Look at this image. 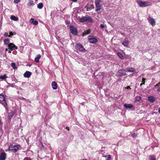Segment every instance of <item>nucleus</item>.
<instances>
[{"label":"nucleus","instance_id":"nucleus-1","mask_svg":"<svg viewBox=\"0 0 160 160\" xmlns=\"http://www.w3.org/2000/svg\"><path fill=\"white\" fill-rule=\"evenodd\" d=\"M101 0H95V3L96 6L95 11L98 13H101L99 11L101 9L102 7V5L100 3Z\"/></svg>","mask_w":160,"mask_h":160},{"label":"nucleus","instance_id":"nucleus-2","mask_svg":"<svg viewBox=\"0 0 160 160\" xmlns=\"http://www.w3.org/2000/svg\"><path fill=\"white\" fill-rule=\"evenodd\" d=\"M79 21L82 22H93L92 19L90 17H84L79 19Z\"/></svg>","mask_w":160,"mask_h":160},{"label":"nucleus","instance_id":"nucleus-3","mask_svg":"<svg viewBox=\"0 0 160 160\" xmlns=\"http://www.w3.org/2000/svg\"><path fill=\"white\" fill-rule=\"evenodd\" d=\"M8 47V48L6 49V51L8 50L9 53H11L12 51L18 48L17 47L12 43H11Z\"/></svg>","mask_w":160,"mask_h":160},{"label":"nucleus","instance_id":"nucleus-4","mask_svg":"<svg viewBox=\"0 0 160 160\" xmlns=\"http://www.w3.org/2000/svg\"><path fill=\"white\" fill-rule=\"evenodd\" d=\"M75 48L77 50L82 52H85L86 50L83 47L80 43L76 44L75 45Z\"/></svg>","mask_w":160,"mask_h":160},{"label":"nucleus","instance_id":"nucleus-5","mask_svg":"<svg viewBox=\"0 0 160 160\" xmlns=\"http://www.w3.org/2000/svg\"><path fill=\"white\" fill-rule=\"evenodd\" d=\"M137 2L141 7H145L148 6L150 4L149 2H142L141 0H137Z\"/></svg>","mask_w":160,"mask_h":160},{"label":"nucleus","instance_id":"nucleus-6","mask_svg":"<svg viewBox=\"0 0 160 160\" xmlns=\"http://www.w3.org/2000/svg\"><path fill=\"white\" fill-rule=\"evenodd\" d=\"M70 31L71 33L74 35H77L78 34L77 29L73 26H71L70 27Z\"/></svg>","mask_w":160,"mask_h":160},{"label":"nucleus","instance_id":"nucleus-7","mask_svg":"<svg viewBox=\"0 0 160 160\" xmlns=\"http://www.w3.org/2000/svg\"><path fill=\"white\" fill-rule=\"evenodd\" d=\"M88 39L90 43H95L98 42L97 39L92 36H89Z\"/></svg>","mask_w":160,"mask_h":160},{"label":"nucleus","instance_id":"nucleus-8","mask_svg":"<svg viewBox=\"0 0 160 160\" xmlns=\"http://www.w3.org/2000/svg\"><path fill=\"white\" fill-rule=\"evenodd\" d=\"M20 147V145H14L13 146L9 147V149L14 152H16L18 149Z\"/></svg>","mask_w":160,"mask_h":160},{"label":"nucleus","instance_id":"nucleus-9","mask_svg":"<svg viewBox=\"0 0 160 160\" xmlns=\"http://www.w3.org/2000/svg\"><path fill=\"white\" fill-rule=\"evenodd\" d=\"M149 22L152 26H154L155 25V21L154 19L150 17V16H148L147 18Z\"/></svg>","mask_w":160,"mask_h":160},{"label":"nucleus","instance_id":"nucleus-10","mask_svg":"<svg viewBox=\"0 0 160 160\" xmlns=\"http://www.w3.org/2000/svg\"><path fill=\"white\" fill-rule=\"evenodd\" d=\"M126 70L121 69L118 70V75L120 76H125L126 74Z\"/></svg>","mask_w":160,"mask_h":160},{"label":"nucleus","instance_id":"nucleus-11","mask_svg":"<svg viewBox=\"0 0 160 160\" xmlns=\"http://www.w3.org/2000/svg\"><path fill=\"white\" fill-rule=\"evenodd\" d=\"M6 158V153L4 152L1 153L0 155V159L1 160H5Z\"/></svg>","mask_w":160,"mask_h":160},{"label":"nucleus","instance_id":"nucleus-12","mask_svg":"<svg viewBox=\"0 0 160 160\" xmlns=\"http://www.w3.org/2000/svg\"><path fill=\"white\" fill-rule=\"evenodd\" d=\"M32 74V72L29 71H27L24 74V76L25 78H29Z\"/></svg>","mask_w":160,"mask_h":160},{"label":"nucleus","instance_id":"nucleus-13","mask_svg":"<svg viewBox=\"0 0 160 160\" xmlns=\"http://www.w3.org/2000/svg\"><path fill=\"white\" fill-rule=\"evenodd\" d=\"M30 22L32 24L36 25L38 24V22L37 20H34L33 18H31L30 19Z\"/></svg>","mask_w":160,"mask_h":160},{"label":"nucleus","instance_id":"nucleus-14","mask_svg":"<svg viewBox=\"0 0 160 160\" xmlns=\"http://www.w3.org/2000/svg\"><path fill=\"white\" fill-rule=\"evenodd\" d=\"M52 88L54 89H56L57 88V83L55 81L52 82Z\"/></svg>","mask_w":160,"mask_h":160},{"label":"nucleus","instance_id":"nucleus-15","mask_svg":"<svg viewBox=\"0 0 160 160\" xmlns=\"http://www.w3.org/2000/svg\"><path fill=\"white\" fill-rule=\"evenodd\" d=\"M148 101L152 102H154L155 101L154 98L152 96H150L148 97Z\"/></svg>","mask_w":160,"mask_h":160},{"label":"nucleus","instance_id":"nucleus-16","mask_svg":"<svg viewBox=\"0 0 160 160\" xmlns=\"http://www.w3.org/2000/svg\"><path fill=\"white\" fill-rule=\"evenodd\" d=\"M4 44L8 46L10 44V41L9 39L8 38L5 39L3 40Z\"/></svg>","mask_w":160,"mask_h":160},{"label":"nucleus","instance_id":"nucleus-17","mask_svg":"<svg viewBox=\"0 0 160 160\" xmlns=\"http://www.w3.org/2000/svg\"><path fill=\"white\" fill-rule=\"evenodd\" d=\"M126 71L128 72H133L135 71V69L133 68H127L126 69Z\"/></svg>","mask_w":160,"mask_h":160},{"label":"nucleus","instance_id":"nucleus-18","mask_svg":"<svg viewBox=\"0 0 160 160\" xmlns=\"http://www.w3.org/2000/svg\"><path fill=\"white\" fill-rule=\"evenodd\" d=\"M41 57V55L40 54L37 55L36 57L35 58V61L37 62H39V60Z\"/></svg>","mask_w":160,"mask_h":160},{"label":"nucleus","instance_id":"nucleus-19","mask_svg":"<svg viewBox=\"0 0 160 160\" xmlns=\"http://www.w3.org/2000/svg\"><path fill=\"white\" fill-rule=\"evenodd\" d=\"M123 106L124 107L127 108H130L133 107V106L131 104H124Z\"/></svg>","mask_w":160,"mask_h":160},{"label":"nucleus","instance_id":"nucleus-20","mask_svg":"<svg viewBox=\"0 0 160 160\" xmlns=\"http://www.w3.org/2000/svg\"><path fill=\"white\" fill-rule=\"evenodd\" d=\"M0 98L2 99L3 101L4 102L7 104L6 100H5V98L4 96L2 94H0Z\"/></svg>","mask_w":160,"mask_h":160},{"label":"nucleus","instance_id":"nucleus-21","mask_svg":"<svg viewBox=\"0 0 160 160\" xmlns=\"http://www.w3.org/2000/svg\"><path fill=\"white\" fill-rule=\"evenodd\" d=\"M122 44L124 45L125 46H128L129 44V42L125 40L124 41L122 42Z\"/></svg>","mask_w":160,"mask_h":160},{"label":"nucleus","instance_id":"nucleus-22","mask_svg":"<svg viewBox=\"0 0 160 160\" xmlns=\"http://www.w3.org/2000/svg\"><path fill=\"white\" fill-rule=\"evenodd\" d=\"M14 114L15 113L14 112H12L9 113L8 116V119H10L13 116Z\"/></svg>","mask_w":160,"mask_h":160},{"label":"nucleus","instance_id":"nucleus-23","mask_svg":"<svg viewBox=\"0 0 160 160\" xmlns=\"http://www.w3.org/2000/svg\"><path fill=\"white\" fill-rule=\"evenodd\" d=\"M10 19L14 21H17L18 20V18L17 17L13 15L11 16Z\"/></svg>","mask_w":160,"mask_h":160},{"label":"nucleus","instance_id":"nucleus-24","mask_svg":"<svg viewBox=\"0 0 160 160\" xmlns=\"http://www.w3.org/2000/svg\"><path fill=\"white\" fill-rule=\"evenodd\" d=\"M11 66L14 69H16L17 68V67L16 66L14 62H12L11 63Z\"/></svg>","mask_w":160,"mask_h":160},{"label":"nucleus","instance_id":"nucleus-25","mask_svg":"<svg viewBox=\"0 0 160 160\" xmlns=\"http://www.w3.org/2000/svg\"><path fill=\"white\" fill-rule=\"evenodd\" d=\"M149 160H156L155 157L152 155H150L149 156Z\"/></svg>","mask_w":160,"mask_h":160},{"label":"nucleus","instance_id":"nucleus-26","mask_svg":"<svg viewBox=\"0 0 160 160\" xmlns=\"http://www.w3.org/2000/svg\"><path fill=\"white\" fill-rule=\"evenodd\" d=\"M38 8L40 9H42L43 7V3L42 2L39 3L38 4Z\"/></svg>","mask_w":160,"mask_h":160},{"label":"nucleus","instance_id":"nucleus-27","mask_svg":"<svg viewBox=\"0 0 160 160\" xmlns=\"http://www.w3.org/2000/svg\"><path fill=\"white\" fill-rule=\"evenodd\" d=\"M7 78V75L6 74L0 76V79L2 80H5Z\"/></svg>","mask_w":160,"mask_h":160},{"label":"nucleus","instance_id":"nucleus-28","mask_svg":"<svg viewBox=\"0 0 160 160\" xmlns=\"http://www.w3.org/2000/svg\"><path fill=\"white\" fill-rule=\"evenodd\" d=\"M118 56L122 59H124V57L123 55L120 52L117 53Z\"/></svg>","mask_w":160,"mask_h":160},{"label":"nucleus","instance_id":"nucleus-29","mask_svg":"<svg viewBox=\"0 0 160 160\" xmlns=\"http://www.w3.org/2000/svg\"><path fill=\"white\" fill-rule=\"evenodd\" d=\"M135 101H138L141 99V98L139 96H137L135 98Z\"/></svg>","mask_w":160,"mask_h":160},{"label":"nucleus","instance_id":"nucleus-30","mask_svg":"<svg viewBox=\"0 0 160 160\" xmlns=\"http://www.w3.org/2000/svg\"><path fill=\"white\" fill-rule=\"evenodd\" d=\"M34 4L32 0H30L28 4V5H33Z\"/></svg>","mask_w":160,"mask_h":160},{"label":"nucleus","instance_id":"nucleus-31","mask_svg":"<svg viewBox=\"0 0 160 160\" xmlns=\"http://www.w3.org/2000/svg\"><path fill=\"white\" fill-rule=\"evenodd\" d=\"M106 158L107 160H110L111 158V156L109 155H108L104 156Z\"/></svg>","mask_w":160,"mask_h":160},{"label":"nucleus","instance_id":"nucleus-32","mask_svg":"<svg viewBox=\"0 0 160 160\" xmlns=\"http://www.w3.org/2000/svg\"><path fill=\"white\" fill-rule=\"evenodd\" d=\"M90 30H89L85 31L84 32V34L85 35H88L90 33Z\"/></svg>","mask_w":160,"mask_h":160},{"label":"nucleus","instance_id":"nucleus-33","mask_svg":"<svg viewBox=\"0 0 160 160\" xmlns=\"http://www.w3.org/2000/svg\"><path fill=\"white\" fill-rule=\"evenodd\" d=\"M146 79L145 78H143L142 79V83L140 84V86H141L143 84H145V80Z\"/></svg>","mask_w":160,"mask_h":160},{"label":"nucleus","instance_id":"nucleus-34","mask_svg":"<svg viewBox=\"0 0 160 160\" xmlns=\"http://www.w3.org/2000/svg\"><path fill=\"white\" fill-rule=\"evenodd\" d=\"M9 37H11L12 36H13L14 35V33L12 32H9Z\"/></svg>","mask_w":160,"mask_h":160},{"label":"nucleus","instance_id":"nucleus-35","mask_svg":"<svg viewBox=\"0 0 160 160\" xmlns=\"http://www.w3.org/2000/svg\"><path fill=\"white\" fill-rule=\"evenodd\" d=\"M20 2V0H14V2L16 4Z\"/></svg>","mask_w":160,"mask_h":160},{"label":"nucleus","instance_id":"nucleus-36","mask_svg":"<svg viewBox=\"0 0 160 160\" xmlns=\"http://www.w3.org/2000/svg\"><path fill=\"white\" fill-rule=\"evenodd\" d=\"M132 137H133V138H135L137 136V134L135 133L132 134Z\"/></svg>","mask_w":160,"mask_h":160},{"label":"nucleus","instance_id":"nucleus-37","mask_svg":"<svg viewBox=\"0 0 160 160\" xmlns=\"http://www.w3.org/2000/svg\"><path fill=\"white\" fill-rule=\"evenodd\" d=\"M105 25L104 24H101L100 25V27L101 28H105Z\"/></svg>","mask_w":160,"mask_h":160},{"label":"nucleus","instance_id":"nucleus-38","mask_svg":"<svg viewBox=\"0 0 160 160\" xmlns=\"http://www.w3.org/2000/svg\"><path fill=\"white\" fill-rule=\"evenodd\" d=\"M4 36L5 37H8L9 35H8V33L7 32H5L4 34Z\"/></svg>","mask_w":160,"mask_h":160},{"label":"nucleus","instance_id":"nucleus-39","mask_svg":"<svg viewBox=\"0 0 160 160\" xmlns=\"http://www.w3.org/2000/svg\"><path fill=\"white\" fill-rule=\"evenodd\" d=\"M160 86V82L158 83L157 84H156V85H155V86Z\"/></svg>","mask_w":160,"mask_h":160},{"label":"nucleus","instance_id":"nucleus-40","mask_svg":"<svg viewBox=\"0 0 160 160\" xmlns=\"http://www.w3.org/2000/svg\"><path fill=\"white\" fill-rule=\"evenodd\" d=\"M91 7H92V8H94V6L93 4L91 5Z\"/></svg>","mask_w":160,"mask_h":160},{"label":"nucleus","instance_id":"nucleus-41","mask_svg":"<svg viewBox=\"0 0 160 160\" xmlns=\"http://www.w3.org/2000/svg\"><path fill=\"white\" fill-rule=\"evenodd\" d=\"M71 0L73 2H77V0Z\"/></svg>","mask_w":160,"mask_h":160},{"label":"nucleus","instance_id":"nucleus-42","mask_svg":"<svg viewBox=\"0 0 160 160\" xmlns=\"http://www.w3.org/2000/svg\"><path fill=\"white\" fill-rule=\"evenodd\" d=\"M127 88L128 89H131V88H130V87L129 86H127Z\"/></svg>","mask_w":160,"mask_h":160},{"label":"nucleus","instance_id":"nucleus-43","mask_svg":"<svg viewBox=\"0 0 160 160\" xmlns=\"http://www.w3.org/2000/svg\"><path fill=\"white\" fill-rule=\"evenodd\" d=\"M158 111L159 113L160 114V107L158 108Z\"/></svg>","mask_w":160,"mask_h":160},{"label":"nucleus","instance_id":"nucleus-44","mask_svg":"<svg viewBox=\"0 0 160 160\" xmlns=\"http://www.w3.org/2000/svg\"><path fill=\"white\" fill-rule=\"evenodd\" d=\"M66 128V129H67L68 130V131H69V128L68 127H67Z\"/></svg>","mask_w":160,"mask_h":160},{"label":"nucleus","instance_id":"nucleus-45","mask_svg":"<svg viewBox=\"0 0 160 160\" xmlns=\"http://www.w3.org/2000/svg\"><path fill=\"white\" fill-rule=\"evenodd\" d=\"M24 160H31V159H25V158Z\"/></svg>","mask_w":160,"mask_h":160},{"label":"nucleus","instance_id":"nucleus-46","mask_svg":"<svg viewBox=\"0 0 160 160\" xmlns=\"http://www.w3.org/2000/svg\"><path fill=\"white\" fill-rule=\"evenodd\" d=\"M158 91H160V88H158Z\"/></svg>","mask_w":160,"mask_h":160},{"label":"nucleus","instance_id":"nucleus-47","mask_svg":"<svg viewBox=\"0 0 160 160\" xmlns=\"http://www.w3.org/2000/svg\"><path fill=\"white\" fill-rule=\"evenodd\" d=\"M25 83V82H23L22 83V84L23 85V84Z\"/></svg>","mask_w":160,"mask_h":160},{"label":"nucleus","instance_id":"nucleus-48","mask_svg":"<svg viewBox=\"0 0 160 160\" xmlns=\"http://www.w3.org/2000/svg\"><path fill=\"white\" fill-rule=\"evenodd\" d=\"M1 123V121H0V123Z\"/></svg>","mask_w":160,"mask_h":160}]
</instances>
